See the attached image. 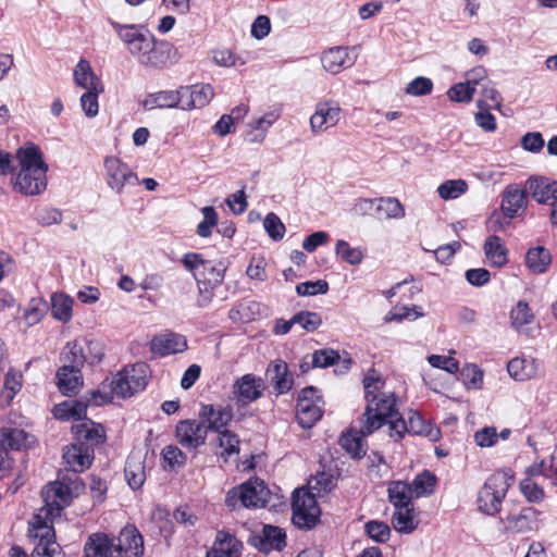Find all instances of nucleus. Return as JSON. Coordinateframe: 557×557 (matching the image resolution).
<instances>
[{"instance_id": "obj_20", "label": "nucleus", "mask_w": 557, "mask_h": 557, "mask_svg": "<svg viewBox=\"0 0 557 557\" xmlns=\"http://www.w3.org/2000/svg\"><path fill=\"white\" fill-rule=\"evenodd\" d=\"M214 96L210 84L181 87L182 109L190 110L207 106Z\"/></svg>"}, {"instance_id": "obj_9", "label": "nucleus", "mask_w": 557, "mask_h": 557, "mask_svg": "<svg viewBox=\"0 0 557 557\" xmlns=\"http://www.w3.org/2000/svg\"><path fill=\"white\" fill-rule=\"evenodd\" d=\"M208 431L203 422L195 419L181 420L175 428L177 442L186 449L196 450L206 444Z\"/></svg>"}, {"instance_id": "obj_13", "label": "nucleus", "mask_w": 557, "mask_h": 557, "mask_svg": "<svg viewBox=\"0 0 557 557\" xmlns=\"http://www.w3.org/2000/svg\"><path fill=\"white\" fill-rule=\"evenodd\" d=\"M508 374L516 381L524 382L544 375L542 361L531 356H521L507 363Z\"/></svg>"}, {"instance_id": "obj_53", "label": "nucleus", "mask_w": 557, "mask_h": 557, "mask_svg": "<svg viewBox=\"0 0 557 557\" xmlns=\"http://www.w3.org/2000/svg\"><path fill=\"white\" fill-rule=\"evenodd\" d=\"M163 468L174 470V468L185 465L187 456L177 446L168 445L162 449Z\"/></svg>"}, {"instance_id": "obj_44", "label": "nucleus", "mask_w": 557, "mask_h": 557, "mask_svg": "<svg viewBox=\"0 0 557 557\" xmlns=\"http://www.w3.org/2000/svg\"><path fill=\"white\" fill-rule=\"evenodd\" d=\"M392 524L399 533H411L417 528L413 518V507L396 509L392 517Z\"/></svg>"}, {"instance_id": "obj_61", "label": "nucleus", "mask_w": 557, "mask_h": 557, "mask_svg": "<svg viewBox=\"0 0 557 557\" xmlns=\"http://www.w3.org/2000/svg\"><path fill=\"white\" fill-rule=\"evenodd\" d=\"M520 491L530 503L539 504L545 497L544 490L531 478H525L520 482Z\"/></svg>"}, {"instance_id": "obj_58", "label": "nucleus", "mask_w": 557, "mask_h": 557, "mask_svg": "<svg viewBox=\"0 0 557 557\" xmlns=\"http://www.w3.org/2000/svg\"><path fill=\"white\" fill-rule=\"evenodd\" d=\"M103 90L102 88L92 87V90H87L81 96V106L86 116L94 117L99 112L98 96Z\"/></svg>"}, {"instance_id": "obj_48", "label": "nucleus", "mask_w": 557, "mask_h": 557, "mask_svg": "<svg viewBox=\"0 0 557 557\" xmlns=\"http://www.w3.org/2000/svg\"><path fill=\"white\" fill-rule=\"evenodd\" d=\"M66 348L69 351L64 355V367L81 370L85 362H87V355L85 347L78 342L67 343Z\"/></svg>"}, {"instance_id": "obj_59", "label": "nucleus", "mask_w": 557, "mask_h": 557, "mask_svg": "<svg viewBox=\"0 0 557 557\" xmlns=\"http://www.w3.org/2000/svg\"><path fill=\"white\" fill-rule=\"evenodd\" d=\"M293 322L299 324L307 332H314L322 324V319L317 312L300 311L293 315Z\"/></svg>"}, {"instance_id": "obj_1", "label": "nucleus", "mask_w": 557, "mask_h": 557, "mask_svg": "<svg viewBox=\"0 0 557 557\" xmlns=\"http://www.w3.org/2000/svg\"><path fill=\"white\" fill-rule=\"evenodd\" d=\"M15 159L18 171L12 176L13 189L25 196H36L47 188L48 164L41 149L34 144L20 147Z\"/></svg>"}, {"instance_id": "obj_45", "label": "nucleus", "mask_w": 557, "mask_h": 557, "mask_svg": "<svg viewBox=\"0 0 557 557\" xmlns=\"http://www.w3.org/2000/svg\"><path fill=\"white\" fill-rule=\"evenodd\" d=\"M47 310V301L41 297H34L24 311V320L28 326H33L41 321Z\"/></svg>"}, {"instance_id": "obj_30", "label": "nucleus", "mask_w": 557, "mask_h": 557, "mask_svg": "<svg viewBox=\"0 0 557 557\" xmlns=\"http://www.w3.org/2000/svg\"><path fill=\"white\" fill-rule=\"evenodd\" d=\"M58 387L65 396L75 394L83 384L81 370L71 369L62 366L57 371Z\"/></svg>"}, {"instance_id": "obj_22", "label": "nucleus", "mask_w": 557, "mask_h": 557, "mask_svg": "<svg viewBox=\"0 0 557 557\" xmlns=\"http://www.w3.org/2000/svg\"><path fill=\"white\" fill-rule=\"evenodd\" d=\"M341 120V108L334 102H319L315 112L310 117L313 132H322L332 127Z\"/></svg>"}, {"instance_id": "obj_41", "label": "nucleus", "mask_w": 557, "mask_h": 557, "mask_svg": "<svg viewBox=\"0 0 557 557\" xmlns=\"http://www.w3.org/2000/svg\"><path fill=\"white\" fill-rule=\"evenodd\" d=\"M147 371L148 366L145 362H137L123 369V372L126 374L134 394L141 392L147 386Z\"/></svg>"}, {"instance_id": "obj_5", "label": "nucleus", "mask_w": 557, "mask_h": 557, "mask_svg": "<svg viewBox=\"0 0 557 557\" xmlns=\"http://www.w3.org/2000/svg\"><path fill=\"white\" fill-rule=\"evenodd\" d=\"M292 509V520L296 527L310 530L317 525L321 510L315 494L296 490L293 493Z\"/></svg>"}, {"instance_id": "obj_8", "label": "nucleus", "mask_w": 557, "mask_h": 557, "mask_svg": "<svg viewBox=\"0 0 557 557\" xmlns=\"http://www.w3.org/2000/svg\"><path fill=\"white\" fill-rule=\"evenodd\" d=\"M28 536L35 545L32 557H63L62 549L55 542L53 525L28 528Z\"/></svg>"}, {"instance_id": "obj_26", "label": "nucleus", "mask_w": 557, "mask_h": 557, "mask_svg": "<svg viewBox=\"0 0 557 557\" xmlns=\"http://www.w3.org/2000/svg\"><path fill=\"white\" fill-rule=\"evenodd\" d=\"M540 512L533 507H524L518 513L506 517L507 528L513 532L522 533L536 529Z\"/></svg>"}, {"instance_id": "obj_49", "label": "nucleus", "mask_w": 557, "mask_h": 557, "mask_svg": "<svg viewBox=\"0 0 557 557\" xmlns=\"http://www.w3.org/2000/svg\"><path fill=\"white\" fill-rule=\"evenodd\" d=\"M339 445L354 459H361L366 455L362 438L357 434L350 432L343 434Z\"/></svg>"}, {"instance_id": "obj_35", "label": "nucleus", "mask_w": 557, "mask_h": 557, "mask_svg": "<svg viewBox=\"0 0 557 557\" xmlns=\"http://www.w3.org/2000/svg\"><path fill=\"white\" fill-rule=\"evenodd\" d=\"M525 263L531 272L541 274L546 272L552 263V255L543 246L533 247L525 255Z\"/></svg>"}, {"instance_id": "obj_34", "label": "nucleus", "mask_w": 557, "mask_h": 557, "mask_svg": "<svg viewBox=\"0 0 557 557\" xmlns=\"http://www.w3.org/2000/svg\"><path fill=\"white\" fill-rule=\"evenodd\" d=\"M387 492L388 500L396 509L413 507L411 500L412 492L408 483L403 481H393L389 483Z\"/></svg>"}, {"instance_id": "obj_27", "label": "nucleus", "mask_w": 557, "mask_h": 557, "mask_svg": "<svg viewBox=\"0 0 557 557\" xmlns=\"http://www.w3.org/2000/svg\"><path fill=\"white\" fill-rule=\"evenodd\" d=\"M181 88L177 90H161L149 94L143 101V108L147 111L160 108H182Z\"/></svg>"}, {"instance_id": "obj_46", "label": "nucleus", "mask_w": 557, "mask_h": 557, "mask_svg": "<svg viewBox=\"0 0 557 557\" xmlns=\"http://www.w3.org/2000/svg\"><path fill=\"white\" fill-rule=\"evenodd\" d=\"M224 274L225 267L221 262L215 264L207 260L201 273H199V277L203 280L205 284L218 287L222 284Z\"/></svg>"}, {"instance_id": "obj_40", "label": "nucleus", "mask_w": 557, "mask_h": 557, "mask_svg": "<svg viewBox=\"0 0 557 557\" xmlns=\"http://www.w3.org/2000/svg\"><path fill=\"white\" fill-rule=\"evenodd\" d=\"M110 25L115 30L120 39L127 46L129 49L131 46L134 44L136 45V41L138 37L143 35V33L147 29L143 25L138 24H121L116 21L109 20Z\"/></svg>"}, {"instance_id": "obj_21", "label": "nucleus", "mask_w": 557, "mask_h": 557, "mask_svg": "<svg viewBox=\"0 0 557 557\" xmlns=\"http://www.w3.org/2000/svg\"><path fill=\"white\" fill-rule=\"evenodd\" d=\"M322 66L332 74H338L345 69L351 67L356 57L349 55L348 47H332L324 51L321 57Z\"/></svg>"}, {"instance_id": "obj_6", "label": "nucleus", "mask_w": 557, "mask_h": 557, "mask_svg": "<svg viewBox=\"0 0 557 557\" xmlns=\"http://www.w3.org/2000/svg\"><path fill=\"white\" fill-rule=\"evenodd\" d=\"M406 433L410 435H423L432 441H436L440 435V430L426 423L417 411H410L407 419L400 416L389 422L388 435L395 442L400 441Z\"/></svg>"}, {"instance_id": "obj_37", "label": "nucleus", "mask_w": 557, "mask_h": 557, "mask_svg": "<svg viewBox=\"0 0 557 557\" xmlns=\"http://www.w3.org/2000/svg\"><path fill=\"white\" fill-rule=\"evenodd\" d=\"M75 83L87 90H92V87L102 88L101 81L95 75L89 62L81 59L74 70Z\"/></svg>"}, {"instance_id": "obj_55", "label": "nucleus", "mask_w": 557, "mask_h": 557, "mask_svg": "<svg viewBox=\"0 0 557 557\" xmlns=\"http://www.w3.org/2000/svg\"><path fill=\"white\" fill-rule=\"evenodd\" d=\"M310 488L317 491L318 495L331 492L336 485V478L333 473L319 471L309 482Z\"/></svg>"}, {"instance_id": "obj_38", "label": "nucleus", "mask_w": 557, "mask_h": 557, "mask_svg": "<svg viewBox=\"0 0 557 557\" xmlns=\"http://www.w3.org/2000/svg\"><path fill=\"white\" fill-rule=\"evenodd\" d=\"M124 473L129 487L134 491L139 490L146 480L144 461L135 457L127 458Z\"/></svg>"}, {"instance_id": "obj_11", "label": "nucleus", "mask_w": 557, "mask_h": 557, "mask_svg": "<svg viewBox=\"0 0 557 557\" xmlns=\"http://www.w3.org/2000/svg\"><path fill=\"white\" fill-rule=\"evenodd\" d=\"M207 431L221 432L233 420L234 413L231 405L203 404L198 412Z\"/></svg>"}, {"instance_id": "obj_7", "label": "nucleus", "mask_w": 557, "mask_h": 557, "mask_svg": "<svg viewBox=\"0 0 557 557\" xmlns=\"http://www.w3.org/2000/svg\"><path fill=\"white\" fill-rule=\"evenodd\" d=\"M104 169L108 186L117 194H121L125 186H136L139 183L137 174L117 157H107Z\"/></svg>"}, {"instance_id": "obj_15", "label": "nucleus", "mask_w": 557, "mask_h": 557, "mask_svg": "<svg viewBox=\"0 0 557 557\" xmlns=\"http://www.w3.org/2000/svg\"><path fill=\"white\" fill-rule=\"evenodd\" d=\"M264 391V381L248 373L237 379L233 385V393L242 404H248L259 399Z\"/></svg>"}, {"instance_id": "obj_4", "label": "nucleus", "mask_w": 557, "mask_h": 557, "mask_svg": "<svg viewBox=\"0 0 557 557\" xmlns=\"http://www.w3.org/2000/svg\"><path fill=\"white\" fill-rule=\"evenodd\" d=\"M83 486L81 481L73 478L63 476L62 480L50 482L41 492L42 499L47 506V515L55 513L60 516L64 507L69 506L74 495H78V491Z\"/></svg>"}, {"instance_id": "obj_19", "label": "nucleus", "mask_w": 557, "mask_h": 557, "mask_svg": "<svg viewBox=\"0 0 557 557\" xmlns=\"http://www.w3.org/2000/svg\"><path fill=\"white\" fill-rule=\"evenodd\" d=\"M114 536L103 532L91 533L84 545L85 557H117Z\"/></svg>"}, {"instance_id": "obj_60", "label": "nucleus", "mask_w": 557, "mask_h": 557, "mask_svg": "<svg viewBox=\"0 0 557 557\" xmlns=\"http://www.w3.org/2000/svg\"><path fill=\"white\" fill-rule=\"evenodd\" d=\"M339 358V354L334 349H319L311 356V366L312 368H327L334 366Z\"/></svg>"}, {"instance_id": "obj_29", "label": "nucleus", "mask_w": 557, "mask_h": 557, "mask_svg": "<svg viewBox=\"0 0 557 557\" xmlns=\"http://www.w3.org/2000/svg\"><path fill=\"white\" fill-rule=\"evenodd\" d=\"M323 403L297 399L296 418L304 429H310L322 417L321 405Z\"/></svg>"}, {"instance_id": "obj_16", "label": "nucleus", "mask_w": 557, "mask_h": 557, "mask_svg": "<svg viewBox=\"0 0 557 557\" xmlns=\"http://www.w3.org/2000/svg\"><path fill=\"white\" fill-rule=\"evenodd\" d=\"M186 349V337L174 332L156 335L150 342V350L160 357L183 352Z\"/></svg>"}, {"instance_id": "obj_54", "label": "nucleus", "mask_w": 557, "mask_h": 557, "mask_svg": "<svg viewBox=\"0 0 557 557\" xmlns=\"http://www.w3.org/2000/svg\"><path fill=\"white\" fill-rule=\"evenodd\" d=\"M218 433V443L223 448L222 456H232L239 453V438L234 432L224 429Z\"/></svg>"}, {"instance_id": "obj_14", "label": "nucleus", "mask_w": 557, "mask_h": 557, "mask_svg": "<svg viewBox=\"0 0 557 557\" xmlns=\"http://www.w3.org/2000/svg\"><path fill=\"white\" fill-rule=\"evenodd\" d=\"M75 444L94 449L104 441V431L101 424L90 419H84L72 425Z\"/></svg>"}, {"instance_id": "obj_12", "label": "nucleus", "mask_w": 557, "mask_h": 557, "mask_svg": "<svg viewBox=\"0 0 557 557\" xmlns=\"http://www.w3.org/2000/svg\"><path fill=\"white\" fill-rule=\"evenodd\" d=\"M117 557H143L145 553L144 537L135 525L124 527L114 536Z\"/></svg>"}, {"instance_id": "obj_10", "label": "nucleus", "mask_w": 557, "mask_h": 557, "mask_svg": "<svg viewBox=\"0 0 557 557\" xmlns=\"http://www.w3.org/2000/svg\"><path fill=\"white\" fill-rule=\"evenodd\" d=\"M248 543L263 554L281 552L286 546V533L280 527L264 524L260 532L249 535Z\"/></svg>"}, {"instance_id": "obj_62", "label": "nucleus", "mask_w": 557, "mask_h": 557, "mask_svg": "<svg viewBox=\"0 0 557 557\" xmlns=\"http://www.w3.org/2000/svg\"><path fill=\"white\" fill-rule=\"evenodd\" d=\"M474 87L469 83L462 82L453 85L448 91L447 96L449 100L455 102H470L473 98Z\"/></svg>"}, {"instance_id": "obj_51", "label": "nucleus", "mask_w": 557, "mask_h": 557, "mask_svg": "<svg viewBox=\"0 0 557 557\" xmlns=\"http://www.w3.org/2000/svg\"><path fill=\"white\" fill-rule=\"evenodd\" d=\"M468 189V185L463 180H449L442 183L437 193L442 199H456L462 194H465Z\"/></svg>"}, {"instance_id": "obj_36", "label": "nucleus", "mask_w": 557, "mask_h": 557, "mask_svg": "<svg viewBox=\"0 0 557 557\" xmlns=\"http://www.w3.org/2000/svg\"><path fill=\"white\" fill-rule=\"evenodd\" d=\"M51 315L63 323L70 322L73 312V299L64 293L51 295Z\"/></svg>"}, {"instance_id": "obj_33", "label": "nucleus", "mask_w": 557, "mask_h": 557, "mask_svg": "<svg viewBox=\"0 0 557 557\" xmlns=\"http://www.w3.org/2000/svg\"><path fill=\"white\" fill-rule=\"evenodd\" d=\"M28 433L16 428L0 429V449L21 450L27 446Z\"/></svg>"}, {"instance_id": "obj_52", "label": "nucleus", "mask_w": 557, "mask_h": 557, "mask_svg": "<svg viewBox=\"0 0 557 557\" xmlns=\"http://www.w3.org/2000/svg\"><path fill=\"white\" fill-rule=\"evenodd\" d=\"M335 252L338 257L342 258L343 261L351 265L360 264L363 260V253L360 248L350 247L349 244L344 239L337 240Z\"/></svg>"}, {"instance_id": "obj_57", "label": "nucleus", "mask_w": 557, "mask_h": 557, "mask_svg": "<svg viewBox=\"0 0 557 557\" xmlns=\"http://www.w3.org/2000/svg\"><path fill=\"white\" fill-rule=\"evenodd\" d=\"M367 535L377 543H384L388 541L391 535L389 527L377 520H370L364 524Z\"/></svg>"}, {"instance_id": "obj_3", "label": "nucleus", "mask_w": 557, "mask_h": 557, "mask_svg": "<svg viewBox=\"0 0 557 557\" xmlns=\"http://www.w3.org/2000/svg\"><path fill=\"white\" fill-rule=\"evenodd\" d=\"M511 481L512 476L504 471H496L490 475L478 494L476 503L480 511L488 516L498 513Z\"/></svg>"}, {"instance_id": "obj_2", "label": "nucleus", "mask_w": 557, "mask_h": 557, "mask_svg": "<svg viewBox=\"0 0 557 557\" xmlns=\"http://www.w3.org/2000/svg\"><path fill=\"white\" fill-rule=\"evenodd\" d=\"M398 417L400 414L396 409V399L393 394L373 395L368 400L366 411L360 419V433L362 436L371 435L383 425H389V422Z\"/></svg>"}, {"instance_id": "obj_18", "label": "nucleus", "mask_w": 557, "mask_h": 557, "mask_svg": "<svg viewBox=\"0 0 557 557\" xmlns=\"http://www.w3.org/2000/svg\"><path fill=\"white\" fill-rule=\"evenodd\" d=\"M525 189L539 203L554 207L557 203V182L547 177H530L525 183Z\"/></svg>"}, {"instance_id": "obj_28", "label": "nucleus", "mask_w": 557, "mask_h": 557, "mask_svg": "<svg viewBox=\"0 0 557 557\" xmlns=\"http://www.w3.org/2000/svg\"><path fill=\"white\" fill-rule=\"evenodd\" d=\"M525 203L527 190L520 189L515 185L506 187L502 199V210L506 218H515L518 211L523 208Z\"/></svg>"}, {"instance_id": "obj_32", "label": "nucleus", "mask_w": 557, "mask_h": 557, "mask_svg": "<svg viewBox=\"0 0 557 557\" xmlns=\"http://www.w3.org/2000/svg\"><path fill=\"white\" fill-rule=\"evenodd\" d=\"M484 253L490 264L495 268H502L508 261L507 248L504 246L500 237L491 235L485 239Z\"/></svg>"}, {"instance_id": "obj_56", "label": "nucleus", "mask_w": 557, "mask_h": 557, "mask_svg": "<svg viewBox=\"0 0 557 557\" xmlns=\"http://www.w3.org/2000/svg\"><path fill=\"white\" fill-rule=\"evenodd\" d=\"M376 209L384 212L386 219H401L405 216L403 205L393 197L380 198Z\"/></svg>"}, {"instance_id": "obj_31", "label": "nucleus", "mask_w": 557, "mask_h": 557, "mask_svg": "<svg viewBox=\"0 0 557 557\" xmlns=\"http://www.w3.org/2000/svg\"><path fill=\"white\" fill-rule=\"evenodd\" d=\"M242 548L243 544L235 535L228 531L219 530L210 549H216V553L230 555V557H238Z\"/></svg>"}, {"instance_id": "obj_63", "label": "nucleus", "mask_w": 557, "mask_h": 557, "mask_svg": "<svg viewBox=\"0 0 557 557\" xmlns=\"http://www.w3.org/2000/svg\"><path fill=\"white\" fill-rule=\"evenodd\" d=\"M263 226L272 240L278 242L283 238L285 225L275 213L270 212L267 214L263 221Z\"/></svg>"}, {"instance_id": "obj_50", "label": "nucleus", "mask_w": 557, "mask_h": 557, "mask_svg": "<svg viewBox=\"0 0 557 557\" xmlns=\"http://www.w3.org/2000/svg\"><path fill=\"white\" fill-rule=\"evenodd\" d=\"M202 221L197 225L196 233L202 238H208L212 234V228L219 224L218 212L214 207L206 206L201 208Z\"/></svg>"}, {"instance_id": "obj_17", "label": "nucleus", "mask_w": 557, "mask_h": 557, "mask_svg": "<svg viewBox=\"0 0 557 557\" xmlns=\"http://www.w3.org/2000/svg\"><path fill=\"white\" fill-rule=\"evenodd\" d=\"M63 459L72 471L70 478L79 481L78 473L91 465L94 449L73 443L64 449Z\"/></svg>"}, {"instance_id": "obj_47", "label": "nucleus", "mask_w": 557, "mask_h": 557, "mask_svg": "<svg viewBox=\"0 0 557 557\" xmlns=\"http://www.w3.org/2000/svg\"><path fill=\"white\" fill-rule=\"evenodd\" d=\"M260 304L257 301H240L228 311V318L233 322H248L259 311Z\"/></svg>"}, {"instance_id": "obj_43", "label": "nucleus", "mask_w": 557, "mask_h": 557, "mask_svg": "<svg viewBox=\"0 0 557 557\" xmlns=\"http://www.w3.org/2000/svg\"><path fill=\"white\" fill-rule=\"evenodd\" d=\"M436 484V476L429 470L418 474L409 484L416 497L429 496L433 493Z\"/></svg>"}, {"instance_id": "obj_24", "label": "nucleus", "mask_w": 557, "mask_h": 557, "mask_svg": "<svg viewBox=\"0 0 557 557\" xmlns=\"http://www.w3.org/2000/svg\"><path fill=\"white\" fill-rule=\"evenodd\" d=\"M267 375L277 395L286 394L292 389L294 380L285 361L277 359L272 362L267 370Z\"/></svg>"}, {"instance_id": "obj_23", "label": "nucleus", "mask_w": 557, "mask_h": 557, "mask_svg": "<svg viewBox=\"0 0 557 557\" xmlns=\"http://www.w3.org/2000/svg\"><path fill=\"white\" fill-rule=\"evenodd\" d=\"M242 506L246 508L264 507L268 503L269 490L262 481L249 480L242 484Z\"/></svg>"}, {"instance_id": "obj_64", "label": "nucleus", "mask_w": 557, "mask_h": 557, "mask_svg": "<svg viewBox=\"0 0 557 557\" xmlns=\"http://www.w3.org/2000/svg\"><path fill=\"white\" fill-rule=\"evenodd\" d=\"M109 387L112 394L121 397L127 398L134 395V391L124 374L123 370L120 371L109 383Z\"/></svg>"}, {"instance_id": "obj_39", "label": "nucleus", "mask_w": 557, "mask_h": 557, "mask_svg": "<svg viewBox=\"0 0 557 557\" xmlns=\"http://www.w3.org/2000/svg\"><path fill=\"white\" fill-rule=\"evenodd\" d=\"M88 403L83 400H69L64 401L61 406L55 408L54 414L59 419H73L77 422L83 421L86 416Z\"/></svg>"}, {"instance_id": "obj_25", "label": "nucleus", "mask_w": 557, "mask_h": 557, "mask_svg": "<svg viewBox=\"0 0 557 557\" xmlns=\"http://www.w3.org/2000/svg\"><path fill=\"white\" fill-rule=\"evenodd\" d=\"M173 45L166 40H156L153 37L141 64L152 67H162L171 60Z\"/></svg>"}, {"instance_id": "obj_42", "label": "nucleus", "mask_w": 557, "mask_h": 557, "mask_svg": "<svg viewBox=\"0 0 557 557\" xmlns=\"http://www.w3.org/2000/svg\"><path fill=\"white\" fill-rule=\"evenodd\" d=\"M511 326L520 332L523 326L530 324L534 320V314L528 302L520 300L510 310L509 313Z\"/></svg>"}]
</instances>
